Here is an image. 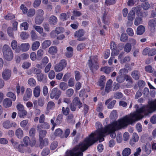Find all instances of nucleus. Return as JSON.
Returning a JSON list of instances; mask_svg holds the SVG:
<instances>
[{"instance_id": "nucleus-23", "label": "nucleus", "mask_w": 156, "mask_h": 156, "mask_svg": "<svg viewBox=\"0 0 156 156\" xmlns=\"http://www.w3.org/2000/svg\"><path fill=\"white\" fill-rule=\"evenodd\" d=\"M41 88L39 86L36 87L34 89L33 93L34 96L36 98L38 97L40 95Z\"/></svg>"}, {"instance_id": "nucleus-8", "label": "nucleus", "mask_w": 156, "mask_h": 156, "mask_svg": "<svg viewBox=\"0 0 156 156\" xmlns=\"http://www.w3.org/2000/svg\"><path fill=\"white\" fill-rule=\"evenodd\" d=\"M67 65V62L65 59L62 60L58 64H56L54 68L55 71L59 72L65 68Z\"/></svg>"}, {"instance_id": "nucleus-64", "label": "nucleus", "mask_w": 156, "mask_h": 156, "mask_svg": "<svg viewBox=\"0 0 156 156\" xmlns=\"http://www.w3.org/2000/svg\"><path fill=\"white\" fill-rule=\"evenodd\" d=\"M85 47V44L84 43L79 44L77 47V49L78 51H80L83 50Z\"/></svg>"}, {"instance_id": "nucleus-11", "label": "nucleus", "mask_w": 156, "mask_h": 156, "mask_svg": "<svg viewBox=\"0 0 156 156\" xmlns=\"http://www.w3.org/2000/svg\"><path fill=\"white\" fill-rule=\"evenodd\" d=\"M124 78L127 82L126 86L127 88H130L132 86L133 81L132 78L129 75L126 74L124 76Z\"/></svg>"}, {"instance_id": "nucleus-37", "label": "nucleus", "mask_w": 156, "mask_h": 156, "mask_svg": "<svg viewBox=\"0 0 156 156\" xmlns=\"http://www.w3.org/2000/svg\"><path fill=\"white\" fill-rule=\"evenodd\" d=\"M40 43L39 41L34 42L32 44L31 48L33 51H35L40 46Z\"/></svg>"}, {"instance_id": "nucleus-46", "label": "nucleus", "mask_w": 156, "mask_h": 156, "mask_svg": "<svg viewBox=\"0 0 156 156\" xmlns=\"http://www.w3.org/2000/svg\"><path fill=\"white\" fill-rule=\"evenodd\" d=\"M70 112V110L68 107H67L66 108L64 107H63L62 108V112L65 115H69Z\"/></svg>"}, {"instance_id": "nucleus-57", "label": "nucleus", "mask_w": 156, "mask_h": 156, "mask_svg": "<svg viewBox=\"0 0 156 156\" xmlns=\"http://www.w3.org/2000/svg\"><path fill=\"white\" fill-rule=\"evenodd\" d=\"M15 17V16L12 13H9L5 16V19L7 20H11Z\"/></svg>"}, {"instance_id": "nucleus-41", "label": "nucleus", "mask_w": 156, "mask_h": 156, "mask_svg": "<svg viewBox=\"0 0 156 156\" xmlns=\"http://www.w3.org/2000/svg\"><path fill=\"white\" fill-rule=\"evenodd\" d=\"M44 20L43 17L36 16L35 20V23L38 25L41 24Z\"/></svg>"}, {"instance_id": "nucleus-50", "label": "nucleus", "mask_w": 156, "mask_h": 156, "mask_svg": "<svg viewBox=\"0 0 156 156\" xmlns=\"http://www.w3.org/2000/svg\"><path fill=\"white\" fill-rule=\"evenodd\" d=\"M74 93V90L73 89L70 88L66 91V94L67 97H70L73 95Z\"/></svg>"}, {"instance_id": "nucleus-42", "label": "nucleus", "mask_w": 156, "mask_h": 156, "mask_svg": "<svg viewBox=\"0 0 156 156\" xmlns=\"http://www.w3.org/2000/svg\"><path fill=\"white\" fill-rule=\"evenodd\" d=\"M112 68L110 67L105 66L101 68V71L108 74L111 71Z\"/></svg>"}, {"instance_id": "nucleus-13", "label": "nucleus", "mask_w": 156, "mask_h": 156, "mask_svg": "<svg viewBox=\"0 0 156 156\" xmlns=\"http://www.w3.org/2000/svg\"><path fill=\"white\" fill-rule=\"evenodd\" d=\"M11 75V71L8 69H6L2 73V77L5 80L9 79Z\"/></svg>"}, {"instance_id": "nucleus-28", "label": "nucleus", "mask_w": 156, "mask_h": 156, "mask_svg": "<svg viewBox=\"0 0 156 156\" xmlns=\"http://www.w3.org/2000/svg\"><path fill=\"white\" fill-rule=\"evenodd\" d=\"M43 123V124L41 125L39 124L37 125V127L38 130L42 128L46 129H48L49 128V125L47 122H44Z\"/></svg>"}, {"instance_id": "nucleus-56", "label": "nucleus", "mask_w": 156, "mask_h": 156, "mask_svg": "<svg viewBox=\"0 0 156 156\" xmlns=\"http://www.w3.org/2000/svg\"><path fill=\"white\" fill-rule=\"evenodd\" d=\"M57 34L63 33L64 31V28L62 27H56L55 30Z\"/></svg>"}, {"instance_id": "nucleus-43", "label": "nucleus", "mask_w": 156, "mask_h": 156, "mask_svg": "<svg viewBox=\"0 0 156 156\" xmlns=\"http://www.w3.org/2000/svg\"><path fill=\"white\" fill-rule=\"evenodd\" d=\"M28 83L29 85L31 87L35 86L36 84L35 80L32 78H30L28 80Z\"/></svg>"}, {"instance_id": "nucleus-44", "label": "nucleus", "mask_w": 156, "mask_h": 156, "mask_svg": "<svg viewBox=\"0 0 156 156\" xmlns=\"http://www.w3.org/2000/svg\"><path fill=\"white\" fill-rule=\"evenodd\" d=\"M142 19L141 17H136L134 20V24L135 25L137 26L142 23Z\"/></svg>"}, {"instance_id": "nucleus-26", "label": "nucleus", "mask_w": 156, "mask_h": 156, "mask_svg": "<svg viewBox=\"0 0 156 156\" xmlns=\"http://www.w3.org/2000/svg\"><path fill=\"white\" fill-rule=\"evenodd\" d=\"M145 30L144 27L142 25H140L137 28L136 33L137 35H141L142 34Z\"/></svg>"}, {"instance_id": "nucleus-35", "label": "nucleus", "mask_w": 156, "mask_h": 156, "mask_svg": "<svg viewBox=\"0 0 156 156\" xmlns=\"http://www.w3.org/2000/svg\"><path fill=\"white\" fill-rule=\"evenodd\" d=\"M131 153V149L128 147L125 148L122 151V155L123 156H129Z\"/></svg>"}, {"instance_id": "nucleus-30", "label": "nucleus", "mask_w": 156, "mask_h": 156, "mask_svg": "<svg viewBox=\"0 0 156 156\" xmlns=\"http://www.w3.org/2000/svg\"><path fill=\"white\" fill-rule=\"evenodd\" d=\"M51 41L49 40H47L44 41L42 44V48L44 49H46L51 44Z\"/></svg>"}, {"instance_id": "nucleus-54", "label": "nucleus", "mask_w": 156, "mask_h": 156, "mask_svg": "<svg viewBox=\"0 0 156 156\" xmlns=\"http://www.w3.org/2000/svg\"><path fill=\"white\" fill-rule=\"evenodd\" d=\"M27 113V111L24 109L19 112L18 115L20 118H24L26 116Z\"/></svg>"}, {"instance_id": "nucleus-34", "label": "nucleus", "mask_w": 156, "mask_h": 156, "mask_svg": "<svg viewBox=\"0 0 156 156\" xmlns=\"http://www.w3.org/2000/svg\"><path fill=\"white\" fill-rule=\"evenodd\" d=\"M135 17V13L133 10H131L128 14V20H133Z\"/></svg>"}, {"instance_id": "nucleus-29", "label": "nucleus", "mask_w": 156, "mask_h": 156, "mask_svg": "<svg viewBox=\"0 0 156 156\" xmlns=\"http://www.w3.org/2000/svg\"><path fill=\"white\" fill-rule=\"evenodd\" d=\"M132 10H133L134 11V12H135L137 14V15L138 16H141L142 15V12H141V7L140 5H138L137 6L134 7L132 8Z\"/></svg>"}, {"instance_id": "nucleus-63", "label": "nucleus", "mask_w": 156, "mask_h": 156, "mask_svg": "<svg viewBox=\"0 0 156 156\" xmlns=\"http://www.w3.org/2000/svg\"><path fill=\"white\" fill-rule=\"evenodd\" d=\"M44 13V11L41 9H39L37 10L36 12V16L39 17H43Z\"/></svg>"}, {"instance_id": "nucleus-14", "label": "nucleus", "mask_w": 156, "mask_h": 156, "mask_svg": "<svg viewBox=\"0 0 156 156\" xmlns=\"http://www.w3.org/2000/svg\"><path fill=\"white\" fill-rule=\"evenodd\" d=\"M138 140L139 136L138 135L135 133H133L132 137L130 140L129 144L131 146H133L135 143L137 142Z\"/></svg>"}, {"instance_id": "nucleus-32", "label": "nucleus", "mask_w": 156, "mask_h": 156, "mask_svg": "<svg viewBox=\"0 0 156 156\" xmlns=\"http://www.w3.org/2000/svg\"><path fill=\"white\" fill-rule=\"evenodd\" d=\"M58 49L56 47L52 46L49 48L48 52L51 55H55L57 52Z\"/></svg>"}, {"instance_id": "nucleus-9", "label": "nucleus", "mask_w": 156, "mask_h": 156, "mask_svg": "<svg viewBox=\"0 0 156 156\" xmlns=\"http://www.w3.org/2000/svg\"><path fill=\"white\" fill-rule=\"evenodd\" d=\"M61 94V91L57 88H53L50 94V98L51 99L55 98L57 100Z\"/></svg>"}, {"instance_id": "nucleus-21", "label": "nucleus", "mask_w": 156, "mask_h": 156, "mask_svg": "<svg viewBox=\"0 0 156 156\" xmlns=\"http://www.w3.org/2000/svg\"><path fill=\"white\" fill-rule=\"evenodd\" d=\"M12 101L9 98H5L3 101V105L5 108H9L12 105Z\"/></svg>"}, {"instance_id": "nucleus-31", "label": "nucleus", "mask_w": 156, "mask_h": 156, "mask_svg": "<svg viewBox=\"0 0 156 156\" xmlns=\"http://www.w3.org/2000/svg\"><path fill=\"white\" fill-rule=\"evenodd\" d=\"M66 119L68 122L72 124H74L75 120L74 119V116L72 114H70L66 117Z\"/></svg>"}, {"instance_id": "nucleus-40", "label": "nucleus", "mask_w": 156, "mask_h": 156, "mask_svg": "<svg viewBox=\"0 0 156 156\" xmlns=\"http://www.w3.org/2000/svg\"><path fill=\"white\" fill-rule=\"evenodd\" d=\"M132 49V46L129 43H126L124 47V51L127 53H129L131 51Z\"/></svg>"}, {"instance_id": "nucleus-24", "label": "nucleus", "mask_w": 156, "mask_h": 156, "mask_svg": "<svg viewBox=\"0 0 156 156\" xmlns=\"http://www.w3.org/2000/svg\"><path fill=\"white\" fill-rule=\"evenodd\" d=\"M39 147L41 149H42L44 146H46L48 144V140L47 138H45L44 140H43V138H40L39 139Z\"/></svg>"}, {"instance_id": "nucleus-6", "label": "nucleus", "mask_w": 156, "mask_h": 156, "mask_svg": "<svg viewBox=\"0 0 156 156\" xmlns=\"http://www.w3.org/2000/svg\"><path fill=\"white\" fill-rule=\"evenodd\" d=\"M83 106L82 103L81 102L79 98L78 97H76L73 99L72 103L70 106L71 110L73 112L76 110L77 107L80 109Z\"/></svg>"}, {"instance_id": "nucleus-60", "label": "nucleus", "mask_w": 156, "mask_h": 156, "mask_svg": "<svg viewBox=\"0 0 156 156\" xmlns=\"http://www.w3.org/2000/svg\"><path fill=\"white\" fill-rule=\"evenodd\" d=\"M11 45L12 49H16V51H17V48L18 45L17 41L15 40H13L11 42Z\"/></svg>"}, {"instance_id": "nucleus-47", "label": "nucleus", "mask_w": 156, "mask_h": 156, "mask_svg": "<svg viewBox=\"0 0 156 156\" xmlns=\"http://www.w3.org/2000/svg\"><path fill=\"white\" fill-rule=\"evenodd\" d=\"M7 96L12 99V101H14L16 99V96L12 92H9L7 93Z\"/></svg>"}, {"instance_id": "nucleus-51", "label": "nucleus", "mask_w": 156, "mask_h": 156, "mask_svg": "<svg viewBox=\"0 0 156 156\" xmlns=\"http://www.w3.org/2000/svg\"><path fill=\"white\" fill-rule=\"evenodd\" d=\"M63 116L61 114H59L57 117L55 122L57 125H59L62 122Z\"/></svg>"}, {"instance_id": "nucleus-61", "label": "nucleus", "mask_w": 156, "mask_h": 156, "mask_svg": "<svg viewBox=\"0 0 156 156\" xmlns=\"http://www.w3.org/2000/svg\"><path fill=\"white\" fill-rule=\"evenodd\" d=\"M145 70L146 71L150 73H152L153 72L152 67L151 65H148L145 66Z\"/></svg>"}, {"instance_id": "nucleus-10", "label": "nucleus", "mask_w": 156, "mask_h": 156, "mask_svg": "<svg viewBox=\"0 0 156 156\" xmlns=\"http://www.w3.org/2000/svg\"><path fill=\"white\" fill-rule=\"evenodd\" d=\"M84 34V31L83 29L79 30L75 32L74 34V36L78 37L77 40L79 41H83L85 40V38H81L83 36Z\"/></svg>"}, {"instance_id": "nucleus-27", "label": "nucleus", "mask_w": 156, "mask_h": 156, "mask_svg": "<svg viewBox=\"0 0 156 156\" xmlns=\"http://www.w3.org/2000/svg\"><path fill=\"white\" fill-rule=\"evenodd\" d=\"M16 92L17 95H19L20 92V93L23 95L25 91V88L23 86L20 87L19 85H18L16 86Z\"/></svg>"}, {"instance_id": "nucleus-20", "label": "nucleus", "mask_w": 156, "mask_h": 156, "mask_svg": "<svg viewBox=\"0 0 156 156\" xmlns=\"http://www.w3.org/2000/svg\"><path fill=\"white\" fill-rule=\"evenodd\" d=\"M23 142L26 145V146L28 145H30L31 146H34L35 144V142L33 141L32 142L30 141V138L29 137L26 136L23 138Z\"/></svg>"}, {"instance_id": "nucleus-39", "label": "nucleus", "mask_w": 156, "mask_h": 156, "mask_svg": "<svg viewBox=\"0 0 156 156\" xmlns=\"http://www.w3.org/2000/svg\"><path fill=\"white\" fill-rule=\"evenodd\" d=\"M55 107V104L52 101H49L47 105V108L48 110L54 109Z\"/></svg>"}, {"instance_id": "nucleus-5", "label": "nucleus", "mask_w": 156, "mask_h": 156, "mask_svg": "<svg viewBox=\"0 0 156 156\" xmlns=\"http://www.w3.org/2000/svg\"><path fill=\"white\" fill-rule=\"evenodd\" d=\"M83 144H84V142L80 143L72 150L70 151V156H83V152L86 150H84V148L81 149V148H80V145Z\"/></svg>"}, {"instance_id": "nucleus-7", "label": "nucleus", "mask_w": 156, "mask_h": 156, "mask_svg": "<svg viewBox=\"0 0 156 156\" xmlns=\"http://www.w3.org/2000/svg\"><path fill=\"white\" fill-rule=\"evenodd\" d=\"M87 64L92 72H93L94 70L98 69L99 68L97 60H92L91 58H90V59L88 60Z\"/></svg>"}, {"instance_id": "nucleus-53", "label": "nucleus", "mask_w": 156, "mask_h": 156, "mask_svg": "<svg viewBox=\"0 0 156 156\" xmlns=\"http://www.w3.org/2000/svg\"><path fill=\"white\" fill-rule=\"evenodd\" d=\"M128 39V37L126 33H122L121 36L120 40L121 41L125 42Z\"/></svg>"}, {"instance_id": "nucleus-58", "label": "nucleus", "mask_w": 156, "mask_h": 156, "mask_svg": "<svg viewBox=\"0 0 156 156\" xmlns=\"http://www.w3.org/2000/svg\"><path fill=\"white\" fill-rule=\"evenodd\" d=\"M47 133V131L45 130H42L39 131V139H43L44 137Z\"/></svg>"}, {"instance_id": "nucleus-19", "label": "nucleus", "mask_w": 156, "mask_h": 156, "mask_svg": "<svg viewBox=\"0 0 156 156\" xmlns=\"http://www.w3.org/2000/svg\"><path fill=\"white\" fill-rule=\"evenodd\" d=\"M111 100V99H108L106 101L105 103V104L106 105L108 104L107 106V107L109 109H112L113 108L116 102V101L114 100L109 103Z\"/></svg>"}, {"instance_id": "nucleus-12", "label": "nucleus", "mask_w": 156, "mask_h": 156, "mask_svg": "<svg viewBox=\"0 0 156 156\" xmlns=\"http://www.w3.org/2000/svg\"><path fill=\"white\" fill-rule=\"evenodd\" d=\"M49 24L52 26L55 25L58 22L57 17L54 15H51L49 17L48 20Z\"/></svg>"}, {"instance_id": "nucleus-3", "label": "nucleus", "mask_w": 156, "mask_h": 156, "mask_svg": "<svg viewBox=\"0 0 156 156\" xmlns=\"http://www.w3.org/2000/svg\"><path fill=\"white\" fill-rule=\"evenodd\" d=\"M2 52L4 58L7 61L11 60L13 57V54L11 48L7 45L5 44L2 48Z\"/></svg>"}, {"instance_id": "nucleus-59", "label": "nucleus", "mask_w": 156, "mask_h": 156, "mask_svg": "<svg viewBox=\"0 0 156 156\" xmlns=\"http://www.w3.org/2000/svg\"><path fill=\"white\" fill-rule=\"evenodd\" d=\"M130 60V57L129 56H126L120 60V62L123 63L129 62Z\"/></svg>"}, {"instance_id": "nucleus-15", "label": "nucleus", "mask_w": 156, "mask_h": 156, "mask_svg": "<svg viewBox=\"0 0 156 156\" xmlns=\"http://www.w3.org/2000/svg\"><path fill=\"white\" fill-rule=\"evenodd\" d=\"M131 75L134 80H138L140 79V74L138 70H134L131 72Z\"/></svg>"}, {"instance_id": "nucleus-4", "label": "nucleus", "mask_w": 156, "mask_h": 156, "mask_svg": "<svg viewBox=\"0 0 156 156\" xmlns=\"http://www.w3.org/2000/svg\"><path fill=\"white\" fill-rule=\"evenodd\" d=\"M156 111V99L154 101H149L148 105L145 108H141L138 111L141 112H144L146 113H152Z\"/></svg>"}, {"instance_id": "nucleus-48", "label": "nucleus", "mask_w": 156, "mask_h": 156, "mask_svg": "<svg viewBox=\"0 0 156 156\" xmlns=\"http://www.w3.org/2000/svg\"><path fill=\"white\" fill-rule=\"evenodd\" d=\"M141 6L144 10H146L150 8V5L148 2H146L145 3L141 4Z\"/></svg>"}, {"instance_id": "nucleus-36", "label": "nucleus", "mask_w": 156, "mask_h": 156, "mask_svg": "<svg viewBox=\"0 0 156 156\" xmlns=\"http://www.w3.org/2000/svg\"><path fill=\"white\" fill-rule=\"evenodd\" d=\"M44 54V51L42 49L38 50L37 51V59L40 60L42 58Z\"/></svg>"}, {"instance_id": "nucleus-33", "label": "nucleus", "mask_w": 156, "mask_h": 156, "mask_svg": "<svg viewBox=\"0 0 156 156\" xmlns=\"http://www.w3.org/2000/svg\"><path fill=\"white\" fill-rule=\"evenodd\" d=\"M29 48L30 45L28 43L22 44L20 47V49L23 51H27Z\"/></svg>"}, {"instance_id": "nucleus-17", "label": "nucleus", "mask_w": 156, "mask_h": 156, "mask_svg": "<svg viewBox=\"0 0 156 156\" xmlns=\"http://www.w3.org/2000/svg\"><path fill=\"white\" fill-rule=\"evenodd\" d=\"M37 78L39 81H42L44 83L47 82V76L41 73L37 75Z\"/></svg>"}, {"instance_id": "nucleus-38", "label": "nucleus", "mask_w": 156, "mask_h": 156, "mask_svg": "<svg viewBox=\"0 0 156 156\" xmlns=\"http://www.w3.org/2000/svg\"><path fill=\"white\" fill-rule=\"evenodd\" d=\"M144 151L146 153L149 154L151 151V147L150 144H147L144 147Z\"/></svg>"}, {"instance_id": "nucleus-16", "label": "nucleus", "mask_w": 156, "mask_h": 156, "mask_svg": "<svg viewBox=\"0 0 156 156\" xmlns=\"http://www.w3.org/2000/svg\"><path fill=\"white\" fill-rule=\"evenodd\" d=\"M149 27L151 29H155L156 27V18L150 19L148 22Z\"/></svg>"}, {"instance_id": "nucleus-55", "label": "nucleus", "mask_w": 156, "mask_h": 156, "mask_svg": "<svg viewBox=\"0 0 156 156\" xmlns=\"http://www.w3.org/2000/svg\"><path fill=\"white\" fill-rule=\"evenodd\" d=\"M68 17H67V15L65 13L61 14L59 16L60 19L62 21H64L67 20Z\"/></svg>"}, {"instance_id": "nucleus-52", "label": "nucleus", "mask_w": 156, "mask_h": 156, "mask_svg": "<svg viewBox=\"0 0 156 156\" xmlns=\"http://www.w3.org/2000/svg\"><path fill=\"white\" fill-rule=\"evenodd\" d=\"M117 112L116 110L112 111L110 115V117L111 119H116L117 117Z\"/></svg>"}, {"instance_id": "nucleus-2", "label": "nucleus", "mask_w": 156, "mask_h": 156, "mask_svg": "<svg viewBox=\"0 0 156 156\" xmlns=\"http://www.w3.org/2000/svg\"><path fill=\"white\" fill-rule=\"evenodd\" d=\"M147 106H145L144 107H142V108H145ZM135 108L136 109V112L133 113H131L130 114V116H125V117H127L128 118H130L131 117L133 116V115H135V118H133V120H134V121H133L132 122V123H133L134 122L137 121L138 120H139L140 119H142L143 117V114H144V115H148L149 113H146L145 112H140L138 111L141 108H140L139 109H138L139 108L138 105H135Z\"/></svg>"}, {"instance_id": "nucleus-18", "label": "nucleus", "mask_w": 156, "mask_h": 156, "mask_svg": "<svg viewBox=\"0 0 156 156\" xmlns=\"http://www.w3.org/2000/svg\"><path fill=\"white\" fill-rule=\"evenodd\" d=\"M3 126L4 128L8 129L10 128L13 125V126L15 127L16 125L15 123H13L11 122L9 120H6L3 123Z\"/></svg>"}, {"instance_id": "nucleus-22", "label": "nucleus", "mask_w": 156, "mask_h": 156, "mask_svg": "<svg viewBox=\"0 0 156 156\" xmlns=\"http://www.w3.org/2000/svg\"><path fill=\"white\" fill-rule=\"evenodd\" d=\"M67 51L65 53L66 56L67 58H70L73 55V48L71 47H68L66 48Z\"/></svg>"}, {"instance_id": "nucleus-25", "label": "nucleus", "mask_w": 156, "mask_h": 156, "mask_svg": "<svg viewBox=\"0 0 156 156\" xmlns=\"http://www.w3.org/2000/svg\"><path fill=\"white\" fill-rule=\"evenodd\" d=\"M15 134L18 138L21 139L23 136V131L21 129L19 128L16 130Z\"/></svg>"}, {"instance_id": "nucleus-49", "label": "nucleus", "mask_w": 156, "mask_h": 156, "mask_svg": "<svg viewBox=\"0 0 156 156\" xmlns=\"http://www.w3.org/2000/svg\"><path fill=\"white\" fill-rule=\"evenodd\" d=\"M50 151V150L48 148H45L42 151L41 154L43 156H46L49 154Z\"/></svg>"}, {"instance_id": "nucleus-62", "label": "nucleus", "mask_w": 156, "mask_h": 156, "mask_svg": "<svg viewBox=\"0 0 156 156\" xmlns=\"http://www.w3.org/2000/svg\"><path fill=\"white\" fill-rule=\"evenodd\" d=\"M34 28L40 34H41L43 32V28L40 26H34Z\"/></svg>"}, {"instance_id": "nucleus-1", "label": "nucleus", "mask_w": 156, "mask_h": 156, "mask_svg": "<svg viewBox=\"0 0 156 156\" xmlns=\"http://www.w3.org/2000/svg\"><path fill=\"white\" fill-rule=\"evenodd\" d=\"M134 117L135 118V115H133L130 118L126 117H124L118 121L112 122L104 128L97 131L94 133H92L85 140L84 144L80 145V148L82 149L84 148V150H86L89 146L93 144L98 140L100 142L104 141V137L108 134H110L112 138H115L116 137L115 131L127 126L129 124H132L134 121L133 119Z\"/></svg>"}, {"instance_id": "nucleus-45", "label": "nucleus", "mask_w": 156, "mask_h": 156, "mask_svg": "<svg viewBox=\"0 0 156 156\" xmlns=\"http://www.w3.org/2000/svg\"><path fill=\"white\" fill-rule=\"evenodd\" d=\"M59 87L61 90L64 91L67 88L68 85L66 83L64 82H61L59 84Z\"/></svg>"}]
</instances>
